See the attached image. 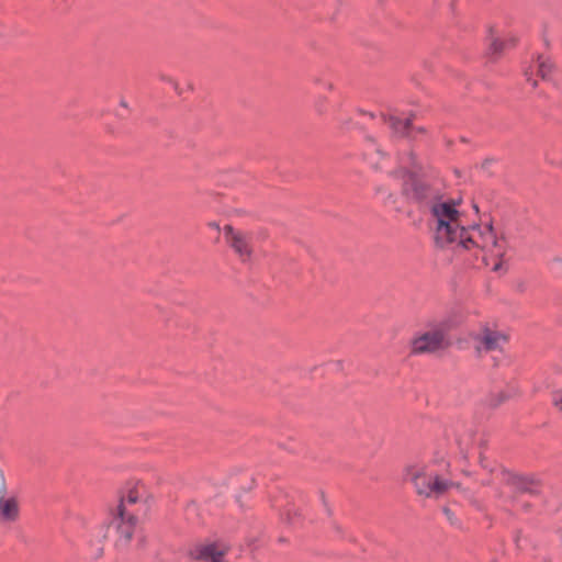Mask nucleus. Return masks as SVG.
Here are the masks:
<instances>
[{"mask_svg": "<svg viewBox=\"0 0 562 562\" xmlns=\"http://www.w3.org/2000/svg\"><path fill=\"white\" fill-rule=\"evenodd\" d=\"M429 225L437 246L454 251L482 254V260L492 271H505L507 241L498 237L491 225L467 227V218L451 200L435 201L429 210Z\"/></svg>", "mask_w": 562, "mask_h": 562, "instance_id": "1", "label": "nucleus"}, {"mask_svg": "<svg viewBox=\"0 0 562 562\" xmlns=\"http://www.w3.org/2000/svg\"><path fill=\"white\" fill-rule=\"evenodd\" d=\"M437 462L431 460L428 462L414 463L405 469V477L412 483L416 494L425 498H439L450 488H460L462 494L469 499L472 495L459 484L442 476L438 469Z\"/></svg>", "mask_w": 562, "mask_h": 562, "instance_id": "2", "label": "nucleus"}, {"mask_svg": "<svg viewBox=\"0 0 562 562\" xmlns=\"http://www.w3.org/2000/svg\"><path fill=\"white\" fill-rule=\"evenodd\" d=\"M448 346L447 331L442 324L432 325L418 331L411 341L413 355L431 353Z\"/></svg>", "mask_w": 562, "mask_h": 562, "instance_id": "3", "label": "nucleus"}, {"mask_svg": "<svg viewBox=\"0 0 562 562\" xmlns=\"http://www.w3.org/2000/svg\"><path fill=\"white\" fill-rule=\"evenodd\" d=\"M148 508V492L143 483L135 482L126 484L122 492L120 503L115 510L119 515L132 514L137 516Z\"/></svg>", "mask_w": 562, "mask_h": 562, "instance_id": "4", "label": "nucleus"}, {"mask_svg": "<svg viewBox=\"0 0 562 562\" xmlns=\"http://www.w3.org/2000/svg\"><path fill=\"white\" fill-rule=\"evenodd\" d=\"M405 173L406 180L403 184L404 194L411 200L426 205L430 209V205L435 201H440L438 198V190L430 187L425 180L417 177L413 170H402Z\"/></svg>", "mask_w": 562, "mask_h": 562, "instance_id": "5", "label": "nucleus"}, {"mask_svg": "<svg viewBox=\"0 0 562 562\" xmlns=\"http://www.w3.org/2000/svg\"><path fill=\"white\" fill-rule=\"evenodd\" d=\"M473 347L477 352L503 350L508 344V336L490 326H481L471 333Z\"/></svg>", "mask_w": 562, "mask_h": 562, "instance_id": "6", "label": "nucleus"}, {"mask_svg": "<svg viewBox=\"0 0 562 562\" xmlns=\"http://www.w3.org/2000/svg\"><path fill=\"white\" fill-rule=\"evenodd\" d=\"M229 546L222 540H205L190 551L193 559L201 562H224Z\"/></svg>", "mask_w": 562, "mask_h": 562, "instance_id": "7", "label": "nucleus"}, {"mask_svg": "<svg viewBox=\"0 0 562 562\" xmlns=\"http://www.w3.org/2000/svg\"><path fill=\"white\" fill-rule=\"evenodd\" d=\"M227 245L239 257L243 262H247L252 257L251 235L243 231L235 229L231 225L223 228Z\"/></svg>", "mask_w": 562, "mask_h": 562, "instance_id": "8", "label": "nucleus"}, {"mask_svg": "<svg viewBox=\"0 0 562 562\" xmlns=\"http://www.w3.org/2000/svg\"><path fill=\"white\" fill-rule=\"evenodd\" d=\"M137 516L132 514L119 515L115 510L111 520V527L116 531L115 546L119 549H124L128 546L136 530Z\"/></svg>", "mask_w": 562, "mask_h": 562, "instance_id": "9", "label": "nucleus"}, {"mask_svg": "<svg viewBox=\"0 0 562 562\" xmlns=\"http://www.w3.org/2000/svg\"><path fill=\"white\" fill-rule=\"evenodd\" d=\"M20 516V504L15 496L5 494V481L0 470V525L9 526Z\"/></svg>", "mask_w": 562, "mask_h": 562, "instance_id": "10", "label": "nucleus"}, {"mask_svg": "<svg viewBox=\"0 0 562 562\" xmlns=\"http://www.w3.org/2000/svg\"><path fill=\"white\" fill-rule=\"evenodd\" d=\"M386 123L393 133L397 136H408L411 131V120L400 119L391 115L387 117Z\"/></svg>", "mask_w": 562, "mask_h": 562, "instance_id": "11", "label": "nucleus"}, {"mask_svg": "<svg viewBox=\"0 0 562 562\" xmlns=\"http://www.w3.org/2000/svg\"><path fill=\"white\" fill-rule=\"evenodd\" d=\"M537 70V74L544 80L550 79L551 74L554 69V64L547 56H538L533 66Z\"/></svg>", "mask_w": 562, "mask_h": 562, "instance_id": "12", "label": "nucleus"}, {"mask_svg": "<svg viewBox=\"0 0 562 562\" xmlns=\"http://www.w3.org/2000/svg\"><path fill=\"white\" fill-rule=\"evenodd\" d=\"M513 484L522 493L532 494L536 492L535 486L521 477H514Z\"/></svg>", "mask_w": 562, "mask_h": 562, "instance_id": "13", "label": "nucleus"}, {"mask_svg": "<svg viewBox=\"0 0 562 562\" xmlns=\"http://www.w3.org/2000/svg\"><path fill=\"white\" fill-rule=\"evenodd\" d=\"M442 512L451 525L459 524L457 517L454 516V514L452 513V510L449 507H443Z\"/></svg>", "mask_w": 562, "mask_h": 562, "instance_id": "14", "label": "nucleus"}, {"mask_svg": "<svg viewBox=\"0 0 562 562\" xmlns=\"http://www.w3.org/2000/svg\"><path fill=\"white\" fill-rule=\"evenodd\" d=\"M504 400H505L504 394H503V393H499L495 400H494V398H491V401H490V405H492V406H497V405H499L501 403H503V402H504Z\"/></svg>", "mask_w": 562, "mask_h": 562, "instance_id": "15", "label": "nucleus"}, {"mask_svg": "<svg viewBox=\"0 0 562 562\" xmlns=\"http://www.w3.org/2000/svg\"><path fill=\"white\" fill-rule=\"evenodd\" d=\"M555 407L562 412V393H558L553 398Z\"/></svg>", "mask_w": 562, "mask_h": 562, "instance_id": "16", "label": "nucleus"}, {"mask_svg": "<svg viewBox=\"0 0 562 562\" xmlns=\"http://www.w3.org/2000/svg\"><path fill=\"white\" fill-rule=\"evenodd\" d=\"M492 46H493L494 52H497L501 49V43H498L497 41H494Z\"/></svg>", "mask_w": 562, "mask_h": 562, "instance_id": "17", "label": "nucleus"}, {"mask_svg": "<svg viewBox=\"0 0 562 562\" xmlns=\"http://www.w3.org/2000/svg\"><path fill=\"white\" fill-rule=\"evenodd\" d=\"M370 164L374 167H379V160H375V159H371L370 160Z\"/></svg>", "mask_w": 562, "mask_h": 562, "instance_id": "18", "label": "nucleus"}, {"mask_svg": "<svg viewBox=\"0 0 562 562\" xmlns=\"http://www.w3.org/2000/svg\"><path fill=\"white\" fill-rule=\"evenodd\" d=\"M532 71H533V70H532V68H531V69H530V72H529V71H527V72H526V76H527V79H528V80H530V75L532 74Z\"/></svg>", "mask_w": 562, "mask_h": 562, "instance_id": "19", "label": "nucleus"}, {"mask_svg": "<svg viewBox=\"0 0 562 562\" xmlns=\"http://www.w3.org/2000/svg\"><path fill=\"white\" fill-rule=\"evenodd\" d=\"M373 154H375L376 156H380V155H381V153H380V150H379L378 148H375V149H374V153H373Z\"/></svg>", "mask_w": 562, "mask_h": 562, "instance_id": "20", "label": "nucleus"}, {"mask_svg": "<svg viewBox=\"0 0 562 562\" xmlns=\"http://www.w3.org/2000/svg\"><path fill=\"white\" fill-rule=\"evenodd\" d=\"M98 536H102L103 538L105 537V533L102 532V529L99 531Z\"/></svg>", "mask_w": 562, "mask_h": 562, "instance_id": "21", "label": "nucleus"}, {"mask_svg": "<svg viewBox=\"0 0 562 562\" xmlns=\"http://www.w3.org/2000/svg\"><path fill=\"white\" fill-rule=\"evenodd\" d=\"M102 553V550L101 549H98L97 550V555H100Z\"/></svg>", "mask_w": 562, "mask_h": 562, "instance_id": "22", "label": "nucleus"}]
</instances>
